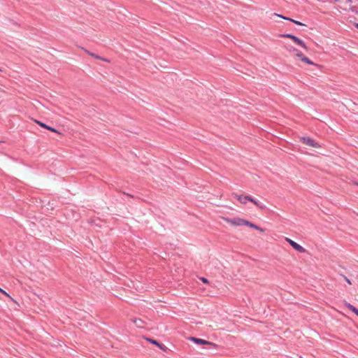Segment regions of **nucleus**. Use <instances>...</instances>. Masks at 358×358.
Wrapping results in <instances>:
<instances>
[{
    "label": "nucleus",
    "instance_id": "f257e3e1",
    "mask_svg": "<svg viewBox=\"0 0 358 358\" xmlns=\"http://www.w3.org/2000/svg\"><path fill=\"white\" fill-rule=\"evenodd\" d=\"M223 220L226 222H227L233 226H246V224H247V220L240 218V217H236L234 219H230L228 217H223Z\"/></svg>",
    "mask_w": 358,
    "mask_h": 358
},
{
    "label": "nucleus",
    "instance_id": "f03ea898",
    "mask_svg": "<svg viewBox=\"0 0 358 358\" xmlns=\"http://www.w3.org/2000/svg\"><path fill=\"white\" fill-rule=\"evenodd\" d=\"M280 36L282 38H288L292 39L294 43H296L297 45H300L301 47H302L304 50H308V47L306 46L305 43L300 38H297L296 36H295L291 34H281Z\"/></svg>",
    "mask_w": 358,
    "mask_h": 358
},
{
    "label": "nucleus",
    "instance_id": "7ed1b4c3",
    "mask_svg": "<svg viewBox=\"0 0 358 358\" xmlns=\"http://www.w3.org/2000/svg\"><path fill=\"white\" fill-rule=\"evenodd\" d=\"M300 141L310 147L313 148H319L320 145L316 143L313 139L310 138V137H300Z\"/></svg>",
    "mask_w": 358,
    "mask_h": 358
},
{
    "label": "nucleus",
    "instance_id": "20e7f679",
    "mask_svg": "<svg viewBox=\"0 0 358 358\" xmlns=\"http://www.w3.org/2000/svg\"><path fill=\"white\" fill-rule=\"evenodd\" d=\"M232 196L243 204L247 203L248 201H252V197L248 195H238L236 193H232Z\"/></svg>",
    "mask_w": 358,
    "mask_h": 358
},
{
    "label": "nucleus",
    "instance_id": "39448f33",
    "mask_svg": "<svg viewBox=\"0 0 358 358\" xmlns=\"http://www.w3.org/2000/svg\"><path fill=\"white\" fill-rule=\"evenodd\" d=\"M285 241L289 243V244L294 248L295 249L296 251L301 252V253H303L306 252V249L302 247L301 245H300L299 244H298L297 243H296L295 241H292V239L289 238H285Z\"/></svg>",
    "mask_w": 358,
    "mask_h": 358
},
{
    "label": "nucleus",
    "instance_id": "423d86ee",
    "mask_svg": "<svg viewBox=\"0 0 358 358\" xmlns=\"http://www.w3.org/2000/svg\"><path fill=\"white\" fill-rule=\"evenodd\" d=\"M189 340L193 341L194 343H196L197 345H213L214 347H216L215 344H214L210 341L201 339V338L190 337Z\"/></svg>",
    "mask_w": 358,
    "mask_h": 358
},
{
    "label": "nucleus",
    "instance_id": "0eeeda50",
    "mask_svg": "<svg viewBox=\"0 0 358 358\" xmlns=\"http://www.w3.org/2000/svg\"><path fill=\"white\" fill-rule=\"evenodd\" d=\"M148 341L149 342H150L151 343H152V344L157 345V347H159L163 351H166L167 350V347L166 346H165L163 344L159 343L156 340H153V339L149 338V339H148Z\"/></svg>",
    "mask_w": 358,
    "mask_h": 358
},
{
    "label": "nucleus",
    "instance_id": "6e6552de",
    "mask_svg": "<svg viewBox=\"0 0 358 358\" xmlns=\"http://www.w3.org/2000/svg\"><path fill=\"white\" fill-rule=\"evenodd\" d=\"M274 15H276V16H278V17H281V18H282V19H284V20H289V21H290V22H292L293 23H294V24H298V25H304V24H303V23H301V22H299V21H296V20H294L291 19V18H289V17H284V16H282V15H281L276 14V13H275Z\"/></svg>",
    "mask_w": 358,
    "mask_h": 358
},
{
    "label": "nucleus",
    "instance_id": "1a4fd4ad",
    "mask_svg": "<svg viewBox=\"0 0 358 358\" xmlns=\"http://www.w3.org/2000/svg\"><path fill=\"white\" fill-rule=\"evenodd\" d=\"M246 226L249 227H251V228H253L255 229H257L261 232H264L265 231V229H263V228H261L259 227H258L257 225L249 222L247 220V224H246Z\"/></svg>",
    "mask_w": 358,
    "mask_h": 358
},
{
    "label": "nucleus",
    "instance_id": "9d476101",
    "mask_svg": "<svg viewBox=\"0 0 358 358\" xmlns=\"http://www.w3.org/2000/svg\"><path fill=\"white\" fill-rule=\"evenodd\" d=\"M345 306L349 310H350L352 312H353L357 316H358V309L357 308H355L354 306H352V304H350V303H349L348 302L345 303Z\"/></svg>",
    "mask_w": 358,
    "mask_h": 358
},
{
    "label": "nucleus",
    "instance_id": "9b49d317",
    "mask_svg": "<svg viewBox=\"0 0 358 358\" xmlns=\"http://www.w3.org/2000/svg\"><path fill=\"white\" fill-rule=\"evenodd\" d=\"M86 52H87L88 55H91L92 57H93L94 58H96V59H101V60H103V61H105V62H109V60L106 59H103L101 57H99V55H95L94 53H92L90 51H87L86 50Z\"/></svg>",
    "mask_w": 358,
    "mask_h": 358
},
{
    "label": "nucleus",
    "instance_id": "f8f14e48",
    "mask_svg": "<svg viewBox=\"0 0 358 358\" xmlns=\"http://www.w3.org/2000/svg\"><path fill=\"white\" fill-rule=\"evenodd\" d=\"M302 62L308 64H311V65H315V66H317L316 64L313 63L312 61H310L307 57H306L305 55L303 57L302 59H301Z\"/></svg>",
    "mask_w": 358,
    "mask_h": 358
},
{
    "label": "nucleus",
    "instance_id": "ddd939ff",
    "mask_svg": "<svg viewBox=\"0 0 358 358\" xmlns=\"http://www.w3.org/2000/svg\"><path fill=\"white\" fill-rule=\"evenodd\" d=\"M293 52H294L295 55L299 57L301 60L302 59L303 57L304 56L303 54H302L300 51H299L296 49H293Z\"/></svg>",
    "mask_w": 358,
    "mask_h": 358
},
{
    "label": "nucleus",
    "instance_id": "4468645a",
    "mask_svg": "<svg viewBox=\"0 0 358 358\" xmlns=\"http://www.w3.org/2000/svg\"><path fill=\"white\" fill-rule=\"evenodd\" d=\"M134 324H136V325L138 327H142V323H143V321L141 320H137V319H135L134 320Z\"/></svg>",
    "mask_w": 358,
    "mask_h": 358
},
{
    "label": "nucleus",
    "instance_id": "2eb2a0df",
    "mask_svg": "<svg viewBox=\"0 0 358 358\" xmlns=\"http://www.w3.org/2000/svg\"><path fill=\"white\" fill-rule=\"evenodd\" d=\"M34 122L38 124L39 126H41V127L43 128H45V129H47L48 128V125H46L45 124L41 122V121H38V120H35Z\"/></svg>",
    "mask_w": 358,
    "mask_h": 358
},
{
    "label": "nucleus",
    "instance_id": "dca6fc26",
    "mask_svg": "<svg viewBox=\"0 0 358 358\" xmlns=\"http://www.w3.org/2000/svg\"><path fill=\"white\" fill-rule=\"evenodd\" d=\"M250 202L253 203L255 205H256L257 207H259V208H264V206L263 205H261L258 201H257L256 200H255L253 198H252V201H250Z\"/></svg>",
    "mask_w": 358,
    "mask_h": 358
},
{
    "label": "nucleus",
    "instance_id": "f3484780",
    "mask_svg": "<svg viewBox=\"0 0 358 358\" xmlns=\"http://www.w3.org/2000/svg\"><path fill=\"white\" fill-rule=\"evenodd\" d=\"M46 129H48V130H49L50 131L55 132V133L59 134V132L56 129H55L53 127H49V126H48V128Z\"/></svg>",
    "mask_w": 358,
    "mask_h": 358
},
{
    "label": "nucleus",
    "instance_id": "a211bd4d",
    "mask_svg": "<svg viewBox=\"0 0 358 358\" xmlns=\"http://www.w3.org/2000/svg\"><path fill=\"white\" fill-rule=\"evenodd\" d=\"M0 292H1L3 294H4L5 296H6L12 299L10 296L6 291L3 290L1 288H0Z\"/></svg>",
    "mask_w": 358,
    "mask_h": 358
},
{
    "label": "nucleus",
    "instance_id": "6ab92c4d",
    "mask_svg": "<svg viewBox=\"0 0 358 358\" xmlns=\"http://www.w3.org/2000/svg\"><path fill=\"white\" fill-rule=\"evenodd\" d=\"M344 280L347 282L348 284L352 285V282L349 278H348L345 275H342Z\"/></svg>",
    "mask_w": 358,
    "mask_h": 358
},
{
    "label": "nucleus",
    "instance_id": "aec40b11",
    "mask_svg": "<svg viewBox=\"0 0 358 358\" xmlns=\"http://www.w3.org/2000/svg\"><path fill=\"white\" fill-rule=\"evenodd\" d=\"M200 280L203 282V283H208V279L203 278V277H201L200 278Z\"/></svg>",
    "mask_w": 358,
    "mask_h": 358
},
{
    "label": "nucleus",
    "instance_id": "412c9836",
    "mask_svg": "<svg viewBox=\"0 0 358 358\" xmlns=\"http://www.w3.org/2000/svg\"><path fill=\"white\" fill-rule=\"evenodd\" d=\"M346 1H347L348 3H351L352 2V0H346Z\"/></svg>",
    "mask_w": 358,
    "mask_h": 358
},
{
    "label": "nucleus",
    "instance_id": "4be33fe9",
    "mask_svg": "<svg viewBox=\"0 0 358 358\" xmlns=\"http://www.w3.org/2000/svg\"><path fill=\"white\" fill-rule=\"evenodd\" d=\"M355 27H356V28L358 29V23H356V24H355Z\"/></svg>",
    "mask_w": 358,
    "mask_h": 358
},
{
    "label": "nucleus",
    "instance_id": "5701e85b",
    "mask_svg": "<svg viewBox=\"0 0 358 358\" xmlns=\"http://www.w3.org/2000/svg\"><path fill=\"white\" fill-rule=\"evenodd\" d=\"M1 71V70L0 69V71Z\"/></svg>",
    "mask_w": 358,
    "mask_h": 358
},
{
    "label": "nucleus",
    "instance_id": "b1692460",
    "mask_svg": "<svg viewBox=\"0 0 358 358\" xmlns=\"http://www.w3.org/2000/svg\"><path fill=\"white\" fill-rule=\"evenodd\" d=\"M358 185V184H357Z\"/></svg>",
    "mask_w": 358,
    "mask_h": 358
}]
</instances>
